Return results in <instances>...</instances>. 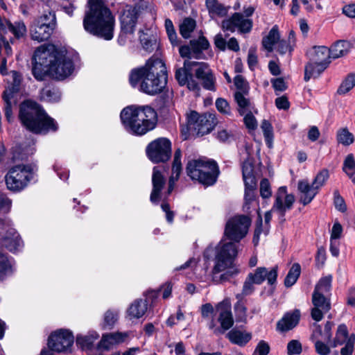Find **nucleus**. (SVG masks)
<instances>
[{
	"label": "nucleus",
	"instance_id": "5701e85b",
	"mask_svg": "<svg viewBox=\"0 0 355 355\" xmlns=\"http://www.w3.org/2000/svg\"><path fill=\"white\" fill-rule=\"evenodd\" d=\"M7 234L0 239L1 243L9 251L15 252L22 246L21 238L15 229H9Z\"/></svg>",
	"mask_w": 355,
	"mask_h": 355
},
{
	"label": "nucleus",
	"instance_id": "e2e57ef3",
	"mask_svg": "<svg viewBox=\"0 0 355 355\" xmlns=\"http://www.w3.org/2000/svg\"><path fill=\"white\" fill-rule=\"evenodd\" d=\"M9 229H14L12 227L11 221L5 217H0V239L8 234L7 230Z\"/></svg>",
	"mask_w": 355,
	"mask_h": 355
},
{
	"label": "nucleus",
	"instance_id": "f257e3e1",
	"mask_svg": "<svg viewBox=\"0 0 355 355\" xmlns=\"http://www.w3.org/2000/svg\"><path fill=\"white\" fill-rule=\"evenodd\" d=\"M129 82L132 87H139V90L148 95L160 93L167 83L165 64L157 58L148 59L143 67L131 70Z\"/></svg>",
	"mask_w": 355,
	"mask_h": 355
},
{
	"label": "nucleus",
	"instance_id": "2eb2a0df",
	"mask_svg": "<svg viewBox=\"0 0 355 355\" xmlns=\"http://www.w3.org/2000/svg\"><path fill=\"white\" fill-rule=\"evenodd\" d=\"M197 67L196 69V76L198 79L202 80L204 88L208 90H215V78L210 69L209 65L205 62H198L190 60H185L184 67L191 68L192 67Z\"/></svg>",
	"mask_w": 355,
	"mask_h": 355
},
{
	"label": "nucleus",
	"instance_id": "5fc2aeb1",
	"mask_svg": "<svg viewBox=\"0 0 355 355\" xmlns=\"http://www.w3.org/2000/svg\"><path fill=\"white\" fill-rule=\"evenodd\" d=\"M234 85L236 89L239 90L238 92H241L244 94H248L249 92V86L245 80V79L241 75H237L235 76L234 80Z\"/></svg>",
	"mask_w": 355,
	"mask_h": 355
},
{
	"label": "nucleus",
	"instance_id": "864d4df0",
	"mask_svg": "<svg viewBox=\"0 0 355 355\" xmlns=\"http://www.w3.org/2000/svg\"><path fill=\"white\" fill-rule=\"evenodd\" d=\"M329 176V171L327 169H323L319 172L312 182L314 188H316V189L318 190L324 184L325 182L328 180Z\"/></svg>",
	"mask_w": 355,
	"mask_h": 355
},
{
	"label": "nucleus",
	"instance_id": "4be33fe9",
	"mask_svg": "<svg viewBox=\"0 0 355 355\" xmlns=\"http://www.w3.org/2000/svg\"><path fill=\"white\" fill-rule=\"evenodd\" d=\"M297 189L300 193L299 201L304 205L309 204L318 193L313 184H309L308 180H302L298 182Z\"/></svg>",
	"mask_w": 355,
	"mask_h": 355
},
{
	"label": "nucleus",
	"instance_id": "4468645a",
	"mask_svg": "<svg viewBox=\"0 0 355 355\" xmlns=\"http://www.w3.org/2000/svg\"><path fill=\"white\" fill-rule=\"evenodd\" d=\"M74 341V337L68 330L60 329L52 333L48 340L49 347L57 352H69Z\"/></svg>",
	"mask_w": 355,
	"mask_h": 355
},
{
	"label": "nucleus",
	"instance_id": "6e6552de",
	"mask_svg": "<svg viewBox=\"0 0 355 355\" xmlns=\"http://www.w3.org/2000/svg\"><path fill=\"white\" fill-rule=\"evenodd\" d=\"M187 173L193 180L210 186L216 182L219 171L214 161L193 159L187 164Z\"/></svg>",
	"mask_w": 355,
	"mask_h": 355
},
{
	"label": "nucleus",
	"instance_id": "bb28decb",
	"mask_svg": "<svg viewBox=\"0 0 355 355\" xmlns=\"http://www.w3.org/2000/svg\"><path fill=\"white\" fill-rule=\"evenodd\" d=\"M227 337L232 343L244 346L251 340L252 335L250 333L234 328L228 332Z\"/></svg>",
	"mask_w": 355,
	"mask_h": 355
},
{
	"label": "nucleus",
	"instance_id": "bf43d9fd",
	"mask_svg": "<svg viewBox=\"0 0 355 355\" xmlns=\"http://www.w3.org/2000/svg\"><path fill=\"white\" fill-rule=\"evenodd\" d=\"M355 336L351 335L347 339L345 347L340 350L341 355H352L354 348Z\"/></svg>",
	"mask_w": 355,
	"mask_h": 355
},
{
	"label": "nucleus",
	"instance_id": "1a4fd4ad",
	"mask_svg": "<svg viewBox=\"0 0 355 355\" xmlns=\"http://www.w3.org/2000/svg\"><path fill=\"white\" fill-rule=\"evenodd\" d=\"M57 26L54 11L48 8L35 17L29 27L30 36L34 41L42 42L48 40Z\"/></svg>",
	"mask_w": 355,
	"mask_h": 355
},
{
	"label": "nucleus",
	"instance_id": "8fccbe9b",
	"mask_svg": "<svg viewBox=\"0 0 355 355\" xmlns=\"http://www.w3.org/2000/svg\"><path fill=\"white\" fill-rule=\"evenodd\" d=\"M261 128L263 131L266 144L270 147L273 139V132L271 124L268 121L263 120Z\"/></svg>",
	"mask_w": 355,
	"mask_h": 355
},
{
	"label": "nucleus",
	"instance_id": "6ab92c4d",
	"mask_svg": "<svg viewBox=\"0 0 355 355\" xmlns=\"http://www.w3.org/2000/svg\"><path fill=\"white\" fill-rule=\"evenodd\" d=\"M164 169L159 166H155L153 170L152 184L153 189L150 196V200L152 203L157 204L159 199L161 191L166 184V179L162 174Z\"/></svg>",
	"mask_w": 355,
	"mask_h": 355
},
{
	"label": "nucleus",
	"instance_id": "423d86ee",
	"mask_svg": "<svg viewBox=\"0 0 355 355\" xmlns=\"http://www.w3.org/2000/svg\"><path fill=\"white\" fill-rule=\"evenodd\" d=\"M233 241H221L215 248L214 266L211 270L212 279L216 283L230 280L240 272L234 260L238 254V244Z\"/></svg>",
	"mask_w": 355,
	"mask_h": 355
},
{
	"label": "nucleus",
	"instance_id": "37998d69",
	"mask_svg": "<svg viewBox=\"0 0 355 355\" xmlns=\"http://www.w3.org/2000/svg\"><path fill=\"white\" fill-rule=\"evenodd\" d=\"M12 273V264L8 257L0 252V280Z\"/></svg>",
	"mask_w": 355,
	"mask_h": 355
},
{
	"label": "nucleus",
	"instance_id": "f704fd0d",
	"mask_svg": "<svg viewBox=\"0 0 355 355\" xmlns=\"http://www.w3.org/2000/svg\"><path fill=\"white\" fill-rule=\"evenodd\" d=\"M190 46L193 54V58H200L202 52L209 47V43L205 37L201 35L197 40H191Z\"/></svg>",
	"mask_w": 355,
	"mask_h": 355
},
{
	"label": "nucleus",
	"instance_id": "9d476101",
	"mask_svg": "<svg viewBox=\"0 0 355 355\" xmlns=\"http://www.w3.org/2000/svg\"><path fill=\"white\" fill-rule=\"evenodd\" d=\"M250 224L251 220L247 216L232 217L226 223L224 236L231 241L239 243L247 235Z\"/></svg>",
	"mask_w": 355,
	"mask_h": 355
},
{
	"label": "nucleus",
	"instance_id": "f8f14e48",
	"mask_svg": "<svg viewBox=\"0 0 355 355\" xmlns=\"http://www.w3.org/2000/svg\"><path fill=\"white\" fill-rule=\"evenodd\" d=\"M146 155L153 163L166 162L171 157V142L165 137L155 139L147 146Z\"/></svg>",
	"mask_w": 355,
	"mask_h": 355
},
{
	"label": "nucleus",
	"instance_id": "052dcab7",
	"mask_svg": "<svg viewBox=\"0 0 355 355\" xmlns=\"http://www.w3.org/2000/svg\"><path fill=\"white\" fill-rule=\"evenodd\" d=\"M334 197L336 209L341 212H345L347 210V206L344 199L341 197L338 190L334 191Z\"/></svg>",
	"mask_w": 355,
	"mask_h": 355
},
{
	"label": "nucleus",
	"instance_id": "680f3d73",
	"mask_svg": "<svg viewBox=\"0 0 355 355\" xmlns=\"http://www.w3.org/2000/svg\"><path fill=\"white\" fill-rule=\"evenodd\" d=\"M287 350L288 355L300 354L302 352V345L296 340H292L288 343Z\"/></svg>",
	"mask_w": 355,
	"mask_h": 355
},
{
	"label": "nucleus",
	"instance_id": "20e7f679",
	"mask_svg": "<svg viewBox=\"0 0 355 355\" xmlns=\"http://www.w3.org/2000/svg\"><path fill=\"white\" fill-rule=\"evenodd\" d=\"M19 121L26 130L36 135L55 132L58 125L37 102L25 100L19 105Z\"/></svg>",
	"mask_w": 355,
	"mask_h": 355
},
{
	"label": "nucleus",
	"instance_id": "a19ab883",
	"mask_svg": "<svg viewBox=\"0 0 355 355\" xmlns=\"http://www.w3.org/2000/svg\"><path fill=\"white\" fill-rule=\"evenodd\" d=\"M301 272V267L299 263H294L286 275L284 284L286 287L292 286L297 280Z\"/></svg>",
	"mask_w": 355,
	"mask_h": 355
},
{
	"label": "nucleus",
	"instance_id": "cd10ccee",
	"mask_svg": "<svg viewBox=\"0 0 355 355\" xmlns=\"http://www.w3.org/2000/svg\"><path fill=\"white\" fill-rule=\"evenodd\" d=\"M329 62L309 63L305 67L304 80L309 81L311 78H316L324 71L329 65Z\"/></svg>",
	"mask_w": 355,
	"mask_h": 355
},
{
	"label": "nucleus",
	"instance_id": "774afa93",
	"mask_svg": "<svg viewBox=\"0 0 355 355\" xmlns=\"http://www.w3.org/2000/svg\"><path fill=\"white\" fill-rule=\"evenodd\" d=\"M270 352V347L267 343L263 340H261L254 352L256 355H268Z\"/></svg>",
	"mask_w": 355,
	"mask_h": 355
},
{
	"label": "nucleus",
	"instance_id": "7c9ffc66",
	"mask_svg": "<svg viewBox=\"0 0 355 355\" xmlns=\"http://www.w3.org/2000/svg\"><path fill=\"white\" fill-rule=\"evenodd\" d=\"M280 40V35L279 33L277 26H274L268 34L263 38L262 45L263 48L268 52H272L274 49V45L277 44Z\"/></svg>",
	"mask_w": 355,
	"mask_h": 355
},
{
	"label": "nucleus",
	"instance_id": "a18cd8bd",
	"mask_svg": "<svg viewBox=\"0 0 355 355\" xmlns=\"http://www.w3.org/2000/svg\"><path fill=\"white\" fill-rule=\"evenodd\" d=\"M337 141L344 146H349L354 142V135L347 128H340L337 132Z\"/></svg>",
	"mask_w": 355,
	"mask_h": 355
},
{
	"label": "nucleus",
	"instance_id": "4c0bfd02",
	"mask_svg": "<svg viewBox=\"0 0 355 355\" xmlns=\"http://www.w3.org/2000/svg\"><path fill=\"white\" fill-rule=\"evenodd\" d=\"M196 26V22L191 18H185L180 24V33L185 38H189Z\"/></svg>",
	"mask_w": 355,
	"mask_h": 355
},
{
	"label": "nucleus",
	"instance_id": "f03ea898",
	"mask_svg": "<svg viewBox=\"0 0 355 355\" xmlns=\"http://www.w3.org/2000/svg\"><path fill=\"white\" fill-rule=\"evenodd\" d=\"M89 10L83 19L84 29L89 33L105 40L114 37L115 17L104 0H89Z\"/></svg>",
	"mask_w": 355,
	"mask_h": 355
},
{
	"label": "nucleus",
	"instance_id": "58836bf2",
	"mask_svg": "<svg viewBox=\"0 0 355 355\" xmlns=\"http://www.w3.org/2000/svg\"><path fill=\"white\" fill-rule=\"evenodd\" d=\"M348 337L347 328L345 324H340L338 326L336 336L331 344V347H336L339 345H342L346 343Z\"/></svg>",
	"mask_w": 355,
	"mask_h": 355
},
{
	"label": "nucleus",
	"instance_id": "39448f33",
	"mask_svg": "<svg viewBox=\"0 0 355 355\" xmlns=\"http://www.w3.org/2000/svg\"><path fill=\"white\" fill-rule=\"evenodd\" d=\"M124 128L135 135H144L153 130L157 122L156 111L149 105H129L120 114Z\"/></svg>",
	"mask_w": 355,
	"mask_h": 355
},
{
	"label": "nucleus",
	"instance_id": "2f4dec72",
	"mask_svg": "<svg viewBox=\"0 0 355 355\" xmlns=\"http://www.w3.org/2000/svg\"><path fill=\"white\" fill-rule=\"evenodd\" d=\"M2 98L5 103V116L8 123H12L14 121L12 106L16 103L15 101L13 100V92L10 89H6V91H4Z\"/></svg>",
	"mask_w": 355,
	"mask_h": 355
},
{
	"label": "nucleus",
	"instance_id": "dca6fc26",
	"mask_svg": "<svg viewBox=\"0 0 355 355\" xmlns=\"http://www.w3.org/2000/svg\"><path fill=\"white\" fill-rule=\"evenodd\" d=\"M144 9L141 3L135 6H127L121 16V31L125 34H132L137 24V18L140 15L141 10Z\"/></svg>",
	"mask_w": 355,
	"mask_h": 355
},
{
	"label": "nucleus",
	"instance_id": "4d7b16f0",
	"mask_svg": "<svg viewBox=\"0 0 355 355\" xmlns=\"http://www.w3.org/2000/svg\"><path fill=\"white\" fill-rule=\"evenodd\" d=\"M216 107L218 112L225 115L231 114V107L228 102L223 98H218L216 101Z\"/></svg>",
	"mask_w": 355,
	"mask_h": 355
},
{
	"label": "nucleus",
	"instance_id": "de8ad7c7",
	"mask_svg": "<svg viewBox=\"0 0 355 355\" xmlns=\"http://www.w3.org/2000/svg\"><path fill=\"white\" fill-rule=\"evenodd\" d=\"M254 284H255L254 281H252V279L248 275L243 282L241 293L236 294V298L237 300L244 299L245 296L252 294L254 291Z\"/></svg>",
	"mask_w": 355,
	"mask_h": 355
},
{
	"label": "nucleus",
	"instance_id": "aec40b11",
	"mask_svg": "<svg viewBox=\"0 0 355 355\" xmlns=\"http://www.w3.org/2000/svg\"><path fill=\"white\" fill-rule=\"evenodd\" d=\"M248 275L254 281L255 284H261L267 279L268 283L272 285L276 282L277 269V267H275L270 270H268L265 267H259L254 272H250Z\"/></svg>",
	"mask_w": 355,
	"mask_h": 355
},
{
	"label": "nucleus",
	"instance_id": "0e129e2a",
	"mask_svg": "<svg viewBox=\"0 0 355 355\" xmlns=\"http://www.w3.org/2000/svg\"><path fill=\"white\" fill-rule=\"evenodd\" d=\"M185 69L180 68L176 70L175 72V78L178 81L179 84L181 85H184L187 83L188 80V72L187 69L190 68L185 67Z\"/></svg>",
	"mask_w": 355,
	"mask_h": 355
},
{
	"label": "nucleus",
	"instance_id": "c85d7f7f",
	"mask_svg": "<svg viewBox=\"0 0 355 355\" xmlns=\"http://www.w3.org/2000/svg\"><path fill=\"white\" fill-rule=\"evenodd\" d=\"M246 95H248V94H244L241 92H236L234 93V100L238 106L237 110L241 116L252 111L254 108L250 99L246 97Z\"/></svg>",
	"mask_w": 355,
	"mask_h": 355
},
{
	"label": "nucleus",
	"instance_id": "412c9836",
	"mask_svg": "<svg viewBox=\"0 0 355 355\" xmlns=\"http://www.w3.org/2000/svg\"><path fill=\"white\" fill-rule=\"evenodd\" d=\"M128 337L127 332H112L103 334L100 342L98 344V348L104 350H109L114 345L123 343Z\"/></svg>",
	"mask_w": 355,
	"mask_h": 355
},
{
	"label": "nucleus",
	"instance_id": "ea45409f",
	"mask_svg": "<svg viewBox=\"0 0 355 355\" xmlns=\"http://www.w3.org/2000/svg\"><path fill=\"white\" fill-rule=\"evenodd\" d=\"M40 97L42 100L48 102H58L60 99V93L56 89L46 87L41 90Z\"/></svg>",
	"mask_w": 355,
	"mask_h": 355
},
{
	"label": "nucleus",
	"instance_id": "6e6d98bb",
	"mask_svg": "<svg viewBox=\"0 0 355 355\" xmlns=\"http://www.w3.org/2000/svg\"><path fill=\"white\" fill-rule=\"evenodd\" d=\"M331 345L329 346L322 340H317L314 341V347L315 352L319 355H329L331 353Z\"/></svg>",
	"mask_w": 355,
	"mask_h": 355
},
{
	"label": "nucleus",
	"instance_id": "09e8293b",
	"mask_svg": "<svg viewBox=\"0 0 355 355\" xmlns=\"http://www.w3.org/2000/svg\"><path fill=\"white\" fill-rule=\"evenodd\" d=\"M331 283V277L327 276L320 279L319 282L315 286L313 293H319L320 294L326 295L330 291Z\"/></svg>",
	"mask_w": 355,
	"mask_h": 355
},
{
	"label": "nucleus",
	"instance_id": "9b49d317",
	"mask_svg": "<svg viewBox=\"0 0 355 355\" xmlns=\"http://www.w3.org/2000/svg\"><path fill=\"white\" fill-rule=\"evenodd\" d=\"M215 314L218 315V321L220 327L216 325L212 319L208 324V327L215 335L223 334L234 324V318L231 310V304L228 301H223L217 304L215 309Z\"/></svg>",
	"mask_w": 355,
	"mask_h": 355
},
{
	"label": "nucleus",
	"instance_id": "b1692460",
	"mask_svg": "<svg viewBox=\"0 0 355 355\" xmlns=\"http://www.w3.org/2000/svg\"><path fill=\"white\" fill-rule=\"evenodd\" d=\"M198 122L196 132L197 135H204L209 133L214 129L217 123V120L215 114L205 113L200 115Z\"/></svg>",
	"mask_w": 355,
	"mask_h": 355
},
{
	"label": "nucleus",
	"instance_id": "c03bdc74",
	"mask_svg": "<svg viewBox=\"0 0 355 355\" xmlns=\"http://www.w3.org/2000/svg\"><path fill=\"white\" fill-rule=\"evenodd\" d=\"M315 58H313L314 61L318 62H331L330 59L331 58L329 49L326 46H321L315 47Z\"/></svg>",
	"mask_w": 355,
	"mask_h": 355
},
{
	"label": "nucleus",
	"instance_id": "a211bd4d",
	"mask_svg": "<svg viewBox=\"0 0 355 355\" xmlns=\"http://www.w3.org/2000/svg\"><path fill=\"white\" fill-rule=\"evenodd\" d=\"M312 303L314 306L311 310V317L315 321H320L324 314L331 309L329 300L325 297V295L313 293Z\"/></svg>",
	"mask_w": 355,
	"mask_h": 355
},
{
	"label": "nucleus",
	"instance_id": "0eeeda50",
	"mask_svg": "<svg viewBox=\"0 0 355 355\" xmlns=\"http://www.w3.org/2000/svg\"><path fill=\"white\" fill-rule=\"evenodd\" d=\"M36 170V166L32 164H17L10 167L4 176L6 189L12 193L21 192L33 180Z\"/></svg>",
	"mask_w": 355,
	"mask_h": 355
},
{
	"label": "nucleus",
	"instance_id": "7ed1b4c3",
	"mask_svg": "<svg viewBox=\"0 0 355 355\" xmlns=\"http://www.w3.org/2000/svg\"><path fill=\"white\" fill-rule=\"evenodd\" d=\"M34 58L37 64L46 68L52 78L58 80L68 78L75 69L71 56L53 45L38 47L34 53Z\"/></svg>",
	"mask_w": 355,
	"mask_h": 355
},
{
	"label": "nucleus",
	"instance_id": "393cba45",
	"mask_svg": "<svg viewBox=\"0 0 355 355\" xmlns=\"http://www.w3.org/2000/svg\"><path fill=\"white\" fill-rule=\"evenodd\" d=\"M300 318V311L299 309H295L292 312L287 313L283 318L277 322V329L281 331H288L297 324Z\"/></svg>",
	"mask_w": 355,
	"mask_h": 355
},
{
	"label": "nucleus",
	"instance_id": "69168bd1",
	"mask_svg": "<svg viewBox=\"0 0 355 355\" xmlns=\"http://www.w3.org/2000/svg\"><path fill=\"white\" fill-rule=\"evenodd\" d=\"M255 189H245V203L243 205L244 209L248 210L250 209V204L255 200Z\"/></svg>",
	"mask_w": 355,
	"mask_h": 355
},
{
	"label": "nucleus",
	"instance_id": "603ef678",
	"mask_svg": "<svg viewBox=\"0 0 355 355\" xmlns=\"http://www.w3.org/2000/svg\"><path fill=\"white\" fill-rule=\"evenodd\" d=\"M234 310L239 320H245L247 317V308L245 306L243 299L238 300V302L234 304Z\"/></svg>",
	"mask_w": 355,
	"mask_h": 355
},
{
	"label": "nucleus",
	"instance_id": "ddd939ff",
	"mask_svg": "<svg viewBox=\"0 0 355 355\" xmlns=\"http://www.w3.org/2000/svg\"><path fill=\"white\" fill-rule=\"evenodd\" d=\"M294 202L295 196L293 194H287L286 187H281L277 193L272 209L265 214V223L266 224L270 223L272 218V211H277L283 217L286 210L292 208Z\"/></svg>",
	"mask_w": 355,
	"mask_h": 355
},
{
	"label": "nucleus",
	"instance_id": "e433bc0d",
	"mask_svg": "<svg viewBox=\"0 0 355 355\" xmlns=\"http://www.w3.org/2000/svg\"><path fill=\"white\" fill-rule=\"evenodd\" d=\"M343 171L355 183V158L353 154H348L343 162Z\"/></svg>",
	"mask_w": 355,
	"mask_h": 355
},
{
	"label": "nucleus",
	"instance_id": "49530a36",
	"mask_svg": "<svg viewBox=\"0 0 355 355\" xmlns=\"http://www.w3.org/2000/svg\"><path fill=\"white\" fill-rule=\"evenodd\" d=\"M355 86V74H349L342 82L337 92L339 94H345Z\"/></svg>",
	"mask_w": 355,
	"mask_h": 355
},
{
	"label": "nucleus",
	"instance_id": "338daca9",
	"mask_svg": "<svg viewBox=\"0 0 355 355\" xmlns=\"http://www.w3.org/2000/svg\"><path fill=\"white\" fill-rule=\"evenodd\" d=\"M271 83L276 92H282L286 89L287 85L282 78H277L271 80Z\"/></svg>",
	"mask_w": 355,
	"mask_h": 355
},
{
	"label": "nucleus",
	"instance_id": "13d9d810",
	"mask_svg": "<svg viewBox=\"0 0 355 355\" xmlns=\"http://www.w3.org/2000/svg\"><path fill=\"white\" fill-rule=\"evenodd\" d=\"M260 195L263 198H268L272 196L270 184L266 178H263L260 182Z\"/></svg>",
	"mask_w": 355,
	"mask_h": 355
},
{
	"label": "nucleus",
	"instance_id": "a878e982",
	"mask_svg": "<svg viewBox=\"0 0 355 355\" xmlns=\"http://www.w3.org/2000/svg\"><path fill=\"white\" fill-rule=\"evenodd\" d=\"M148 309L146 300L138 299L135 300L127 310V315L130 320L139 319L144 315Z\"/></svg>",
	"mask_w": 355,
	"mask_h": 355
},
{
	"label": "nucleus",
	"instance_id": "c756f323",
	"mask_svg": "<svg viewBox=\"0 0 355 355\" xmlns=\"http://www.w3.org/2000/svg\"><path fill=\"white\" fill-rule=\"evenodd\" d=\"M352 48L351 44L347 41L340 40L334 44L329 49L331 57L336 59L347 55Z\"/></svg>",
	"mask_w": 355,
	"mask_h": 355
},
{
	"label": "nucleus",
	"instance_id": "473e14b6",
	"mask_svg": "<svg viewBox=\"0 0 355 355\" xmlns=\"http://www.w3.org/2000/svg\"><path fill=\"white\" fill-rule=\"evenodd\" d=\"M99 338L96 331H89L86 335H78L76 336V344L83 349H91L94 342Z\"/></svg>",
	"mask_w": 355,
	"mask_h": 355
},
{
	"label": "nucleus",
	"instance_id": "f3484780",
	"mask_svg": "<svg viewBox=\"0 0 355 355\" xmlns=\"http://www.w3.org/2000/svg\"><path fill=\"white\" fill-rule=\"evenodd\" d=\"M222 28L232 33L238 28L240 33H248L252 30V21L245 18L241 13L235 12L231 17L223 21Z\"/></svg>",
	"mask_w": 355,
	"mask_h": 355
},
{
	"label": "nucleus",
	"instance_id": "79ce46f5",
	"mask_svg": "<svg viewBox=\"0 0 355 355\" xmlns=\"http://www.w3.org/2000/svg\"><path fill=\"white\" fill-rule=\"evenodd\" d=\"M119 319V311L116 310L109 309L103 316V328L112 329Z\"/></svg>",
	"mask_w": 355,
	"mask_h": 355
},
{
	"label": "nucleus",
	"instance_id": "c9c22d12",
	"mask_svg": "<svg viewBox=\"0 0 355 355\" xmlns=\"http://www.w3.org/2000/svg\"><path fill=\"white\" fill-rule=\"evenodd\" d=\"M139 40L143 49L148 53L153 52L157 46V40L153 35L140 31Z\"/></svg>",
	"mask_w": 355,
	"mask_h": 355
},
{
	"label": "nucleus",
	"instance_id": "72a5a7b5",
	"mask_svg": "<svg viewBox=\"0 0 355 355\" xmlns=\"http://www.w3.org/2000/svg\"><path fill=\"white\" fill-rule=\"evenodd\" d=\"M205 5L211 17H223L227 10L218 0H206Z\"/></svg>",
	"mask_w": 355,
	"mask_h": 355
},
{
	"label": "nucleus",
	"instance_id": "3c124183",
	"mask_svg": "<svg viewBox=\"0 0 355 355\" xmlns=\"http://www.w3.org/2000/svg\"><path fill=\"white\" fill-rule=\"evenodd\" d=\"M200 115L196 111H191L187 114V128L190 130H196Z\"/></svg>",
	"mask_w": 355,
	"mask_h": 355
}]
</instances>
